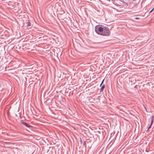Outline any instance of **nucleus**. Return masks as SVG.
<instances>
[{
    "instance_id": "11",
    "label": "nucleus",
    "mask_w": 154,
    "mask_h": 154,
    "mask_svg": "<svg viewBox=\"0 0 154 154\" xmlns=\"http://www.w3.org/2000/svg\"><path fill=\"white\" fill-rule=\"evenodd\" d=\"M134 18H135V19H137V20L139 19H140L139 18L137 17H135Z\"/></svg>"
},
{
    "instance_id": "2",
    "label": "nucleus",
    "mask_w": 154,
    "mask_h": 154,
    "mask_svg": "<svg viewBox=\"0 0 154 154\" xmlns=\"http://www.w3.org/2000/svg\"><path fill=\"white\" fill-rule=\"evenodd\" d=\"M20 122L21 124L28 128H30L32 127V126L29 125L27 123L24 122L23 120H21Z\"/></svg>"
},
{
    "instance_id": "7",
    "label": "nucleus",
    "mask_w": 154,
    "mask_h": 154,
    "mask_svg": "<svg viewBox=\"0 0 154 154\" xmlns=\"http://www.w3.org/2000/svg\"><path fill=\"white\" fill-rule=\"evenodd\" d=\"M79 141L81 143V144H82V139L81 138H80V139Z\"/></svg>"
},
{
    "instance_id": "3",
    "label": "nucleus",
    "mask_w": 154,
    "mask_h": 154,
    "mask_svg": "<svg viewBox=\"0 0 154 154\" xmlns=\"http://www.w3.org/2000/svg\"><path fill=\"white\" fill-rule=\"evenodd\" d=\"M26 23L27 24V26H32V23L29 21L28 20L26 22Z\"/></svg>"
},
{
    "instance_id": "14",
    "label": "nucleus",
    "mask_w": 154,
    "mask_h": 154,
    "mask_svg": "<svg viewBox=\"0 0 154 154\" xmlns=\"http://www.w3.org/2000/svg\"><path fill=\"white\" fill-rule=\"evenodd\" d=\"M145 1L146 0H144Z\"/></svg>"
},
{
    "instance_id": "8",
    "label": "nucleus",
    "mask_w": 154,
    "mask_h": 154,
    "mask_svg": "<svg viewBox=\"0 0 154 154\" xmlns=\"http://www.w3.org/2000/svg\"><path fill=\"white\" fill-rule=\"evenodd\" d=\"M104 79H103V80H102L100 85V86H101L102 85L103 83V82L104 81Z\"/></svg>"
},
{
    "instance_id": "4",
    "label": "nucleus",
    "mask_w": 154,
    "mask_h": 154,
    "mask_svg": "<svg viewBox=\"0 0 154 154\" xmlns=\"http://www.w3.org/2000/svg\"><path fill=\"white\" fill-rule=\"evenodd\" d=\"M105 88V85H103L100 89V92L102 91H103L104 88Z\"/></svg>"
},
{
    "instance_id": "5",
    "label": "nucleus",
    "mask_w": 154,
    "mask_h": 154,
    "mask_svg": "<svg viewBox=\"0 0 154 154\" xmlns=\"http://www.w3.org/2000/svg\"><path fill=\"white\" fill-rule=\"evenodd\" d=\"M98 137H99V136H98V135H97V134H95L94 136V138H95H95L96 139H97V138Z\"/></svg>"
},
{
    "instance_id": "13",
    "label": "nucleus",
    "mask_w": 154,
    "mask_h": 154,
    "mask_svg": "<svg viewBox=\"0 0 154 154\" xmlns=\"http://www.w3.org/2000/svg\"><path fill=\"white\" fill-rule=\"evenodd\" d=\"M151 125H150L148 127L147 131H148V130L150 128V127H151Z\"/></svg>"
},
{
    "instance_id": "10",
    "label": "nucleus",
    "mask_w": 154,
    "mask_h": 154,
    "mask_svg": "<svg viewBox=\"0 0 154 154\" xmlns=\"http://www.w3.org/2000/svg\"><path fill=\"white\" fill-rule=\"evenodd\" d=\"M154 9V8H153L149 12V13H151L153 10Z\"/></svg>"
},
{
    "instance_id": "1",
    "label": "nucleus",
    "mask_w": 154,
    "mask_h": 154,
    "mask_svg": "<svg viewBox=\"0 0 154 154\" xmlns=\"http://www.w3.org/2000/svg\"><path fill=\"white\" fill-rule=\"evenodd\" d=\"M95 31L97 33L103 36H109L111 32L109 27L103 26H97L95 27Z\"/></svg>"
},
{
    "instance_id": "6",
    "label": "nucleus",
    "mask_w": 154,
    "mask_h": 154,
    "mask_svg": "<svg viewBox=\"0 0 154 154\" xmlns=\"http://www.w3.org/2000/svg\"><path fill=\"white\" fill-rule=\"evenodd\" d=\"M153 120H153L152 119L151 120L150 123L151 125H152V124H153Z\"/></svg>"
},
{
    "instance_id": "12",
    "label": "nucleus",
    "mask_w": 154,
    "mask_h": 154,
    "mask_svg": "<svg viewBox=\"0 0 154 154\" xmlns=\"http://www.w3.org/2000/svg\"><path fill=\"white\" fill-rule=\"evenodd\" d=\"M144 106V108H145L146 111L147 112V109L146 108L145 106Z\"/></svg>"
},
{
    "instance_id": "9",
    "label": "nucleus",
    "mask_w": 154,
    "mask_h": 154,
    "mask_svg": "<svg viewBox=\"0 0 154 154\" xmlns=\"http://www.w3.org/2000/svg\"><path fill=\"white\" fill-rule=\"evenodd\" d=\"M151 120L152 119L153 120H154V116H151Z\"/></svg>"
}]
</instances>
